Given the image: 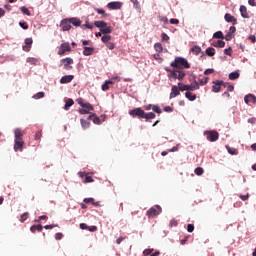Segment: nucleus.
I'll return each instance as SVG.
<instances>
[{
  "mask_svg": "<svg viewBox=\"0 0 256 256\" xmlns=\"http://www.w3.org/2000/svg\"><path fill=\"white\" fill-rule=\"evenodd\" d=\"M60 27H61L62 31H70L71 30V22L69 21V18L61 20Z\"/></svg>",
  "mask_w": 256,
  "mask_h": 256,
  "instance_id": "9",
  "label": "nucleus"
},
{
  "mask_svg": "<svg viewBox=\"0 0 256 256\" xmlns=\"http://www.w3.org/2000/svg\"><path fill=\"white\" fill-rule=\"evenodd\" d=\"M129 115L131 117H138V119H145L149 121L151 119H155L156 115L153 112L146 113L145 110L141 108H135L129 111Z\"/></svg>",
  "mask_w": 256,
  "mask_h": 256,
  "instance_id": "1",
  "label": "nucleus"
},
{
  "mask_svg": "<svg viewBox=\"0 0 256 256\" xmlns=\"http://www.w3.org/2000/svg\"><path fill=\"white\" fill-rule=\"evenodd\" d=\"M25 142L23 140H14V151H23Z\"/></svg>",
  "mask_w": 256,
  "mask_h": 256,
  "instance_id": "13",
  "label": "nucleus"
},
{
  "mask_svg": "<svg viewBox=\"0 0 256 256\" xmlns=\"http://www.w3.org/2000/svg\"><path fill=\"white\" fill-rule=\"evenodd\" d=\"M211 73H215V70L212 68L206 69L204 71V75H211Z\"/></svg>",
  "mask_w": 256,
  "mask_h": 256,
  "instance_id": "56",
  "label": "nucleus"
},
{
  "mask_svg": "<svg viewBox=\"0 0 256 256\" xmlns=\"http://www.w3.org/2000/svg\"><path fill=\"white\" fill-rule=\"evenodd\" d=\"M93 201H95L94 198H85L84 199V203H92L93 204Z\"/></svg>",
  "mask_w": 256,
  "mask_h": 256,
  "instance_id": "64",
  "label": "nucleus"
},
{
  "mask_svg": "<svg viewBox=\"0 0 256 256\" xmlns=\"http://www.w3.org/2000/svg\"><path fill=\"white\" fill-rule=\"evenodd\" d=\"M133 3L135 9H139V1L138 0H130Z\"/></svg>",
  "mask_w": 256,
  "mask_h": 256,
  "instance_id": "59",
  "label": "nucleus"
},
{
  "mask_svg": "<svg viewBox=\"0 0 256 256\" xmlns=\"http://www.w3.org/2000/svg\"><path fill=\"white\" fill-rule=\"evenodd\" d=\"M60 47L67 53L68 51H71V46L69 43L65 42L60 45Z\"/></svg>",
  "mask_w": 256,
  "mask_h": 256,
  "instance_id": "35",
  "label": "nucleus"
},
{
  "mask_svg": "<svg viewBox=\"0 0 256 256\" xmlns=\"http://www.w3.org/2000/svg\"><path fill=\"white\" fill-rule=\"evenodd\" d=\"M178 87L180 91H197L199 90V82L195 80L193 83L190 85H186L183 83H178Z\"/></svg>",
  "mask_w": 256,
  "mask_h": 256,
  "instance_id": "4",
  "label": "nucleus"
},
{
  "mask_svg": "<svg viewBox=\"0 0 256 256\" xmlns=\"http://www.w3.org/2000/svg\"><path fill=\"white\" fill-rule=\"evenodd\" d=\"M185 97L186 99H188L189 101H195V99H197V95L191 93V92H186L185 93Z\"/></svg>",
  "mask_w": 256,
  "mask_h": 256,
  "instance_id": "29",
  "label": "nucleus"
},
{
  "mask_svg": "<svg viewBox=\"0 0 256 256\" xmlns=\"http://www.w3.org/2000/svg\"><path fill=\"white\" fill-rule=\"evenodd\" d=\"M224 19L227 23H232V25H237V18H235L233 15L229 13L225 14Z\"/></svg>",
  "mask_w": 256,
  "mask_h": 256,
  "instance_id": "16",
  "label": "nucleus"
},
{
  "mask_svg": "<svg viewBox=\"0 0 256 256\" xmlns=\"http://www.w3.org/2000/svg\"><path fill=\"white\" fill-rule=\"evenodd\" d=\"M106 47L110 50L115 49V44L113 42H107Z\"/></svg>",
  "mask_w": 256,
  "mask_h": 256,
  "instance_id": "52",
  "label": "nucleus"
},
{
  "mask_svg": "<svg viewBox=\"0 0 256 256\" xmlns=\"http://www.w3.org/2000/svg\"><path fill=\"white\" fill-rule=\"evenodd\" d=\"M151 253H153V249H145L143 251V255H145V256H149V255H151Z\"/></svg>",
  "mask_w": 256,
  "mask_h": 256,
  "instance_id": "55",
  "label": "nucleus"
},
{
  "mask_svg": "<svg viewBox=\"0 0 256 256\" xmlns=\"http://www.w3.org/2000/svg\"><path fill=\"white\" fill-rule=\"evenodd\" d=\"M222 87H225L227 89V91H233V89H235V87L229 83H225L223 82Z\"/></svg>",
  "mask_w": 256,
  "mask_h": 256,
  "instance_id": "41",
  "label": "nucleus"
},
{
  "mask_svg": "<svg viewBox=\"0 0 256 256\" xmlns=\"http://www.w3.org/2000/svg\"><path fill=\"white\" fill-rule=\"evenodd\" d=\"M191 52L193 53V55H199V53H201V47L194 46L191 48Z\"/></svg>",
  "mask_w": 256,
  "mask_h": 256,
  "instance_id": "37",
  "label": "nucleus"
},
{
  "mask_svg": "<svg viewBox=\"0 0 256 256\" xmlns=\"http://www.w3.org/2000/svg\"><path fill=\"white\" fill-rule=\"evenodd\" d=\"M20 11L24 14L27 15L28 17H31V11H29V8L22 6L20 7Z\"/></svg>",
  "mask_w": 256,
  "mask_h": 256,
  "instance_id": "33",
  "label": "nucleus"
},
{
  "mask_svg": "<svg viewBox=\"0 0 256 256\" xmlns=\"http://www.w3.org/2000/svg\"><path fill=\"white\" fill-rule=\"evenodd\" d=\"M45 97V92H38L33 96V99H43Z\"/></svg>",
  "mask_w": 256,
  "mask_h": 256,
  "instance_id": "46",
  "label": "nucleus"
},
{
  "mask_svg": "<svg viewBox=\"0 0 256 256\" xmlns=\"http://www.w3.org/2000/svg\"><path fill=\"white\" fill-rule=\"evenodd\" d=\"M73 79H75L74 75H66L60 79V83H61V85H65L67 83H71V81H73Z\"/></svg>",
  "mask_w": 256,
  "mask_h": 256,
  "instance_id": "17",
  "label": "nucleus"
},
{
  "mask_svg": "<svg viewBox=\"0 0 256 256\" xmlns=\"http://www.w3.org/2000/svg\"><path fill=\"white\" fill-rule=\"evenodd\" d=\"M84 183H93V177L86 175Z\"/></svg>",
  "mask_w": 256,
  "mask_h": 256,
  "instance_id": "54",
  "label": "nucleus"
},
{
  "mask_svg": "<svg viewBox=\"0 0 256 256\" xmlns=\"http://www.w3.org/2000/svg\"><path fill=\"white\" fill-rule=\"evenodd\" d=\"M88 231L94 233V231H97V226H88Z\"/></svg>",
  "mask_w": 256,
  "mask_h": 256,
  "instance_id": "62",
  "label": "nucleus"
},
{
  "mask_svg": "<svg viewBox=\"0 0 256 256\" xmlns=\"http://www.w3.org/2000/svg\"><path fill=\"white\" fill-rule=\"evenodd\" d=\"M152 111H154V113H158V115H161V113H163L161 108H159V106H157V105L152 106Z\"/></svg>",
  "mask_w": 256,
  "mask_h": 256,
  "instance_id": "43",
  "label": "nucleus"
},
{
  "mask_svg": "<svg viewBox=\"0 0 256 256\" xmlns=\"http://www.w3.org/2000/svg\"><path fill=\"white\" fill-rule=\"evenodd\" d=\"M248 123H250L251 125H255V123H256V118H255V117L249 118V119H248Z\"/></svg>",
  "mask_w": 256,
  "mask_h": 256,
  "instance_id": "63",
  "label": "nucleus"
},
{
  "mask_svg": "<svg viewBox=\"0 0 256 256\" xmlns=\"http://www.w3.org/2000/svg\"><path fill=\"white\" fill-rule=\"evenodd\" d=\"M91 111H95V110H89L87 108H80L78 110V113H80V115H89V113H91Z\"/></svg>",
  "mask_w": 256,
  "mask_h": 256,
  "instance_id": "34",
  "label": "nucleus"
},
{
  "mask_svg": "<svg viewBox=\"0 0 256 256\" xmlns=\"http://www.w3.org/2000/svg\"><path fill=\"white\" fill-rule=\"evenodd\" d=\"M170 23L171 25H179V19L171 18Z\"/></svg>",
  "mask_w": 256,
  "mask_h": 256,
  "instance_id": "57",
  "label": "nucleus"
},
{
  "mask_svg": "<svg viewBox=\"0 0 256 256\" xmlns=\"http://www.w3.org/2000/svg\"><path fill=\"white\" fill-rule=\"evenodd\" d=\"M200 85H207V83H209V78L208 77H204L202 79L199 80Z\"/></svg>",
  "mask_w": 256,
  "mask_h": 256,
  "instance_id": "48",
  "label": "nucleus"
},
{
  "mask_svg": "<svg viewBox=\"0 0 256 256\" xmlns=\"http://www.w3.org/2000/svg\"><path fill=\"white\" fill-rule=\"evenodd\" d=\"M70 21V25H74V27H80L81 26V20L79 18H68Z\"/></svg>",
  "mask_w": 256,
  "mask_h": 256,
  "instance_id": "21",
  "label": "nucleus"
},
{
  "mask_svg": "<svg viewBox=\"0 0 256 256\" xmlns=\"http://www.w3.org/2000/svg\"><path fill=\"white\" fill-rule=\"evenodd\" d=\"M161 37L163 41H169V35H167L166 33H162Z\"/></svg>",
  "mask_w": 256,
  "mask_h": 256,
  "instance_id": "61",
  "label": "nucleus"
},
{
  "mask_svg": "<svg viewBox=\"0 0 256 256\" xmlns=\"http://www.w3.org/2000/svg\"><path fill=\"white\" fill-rule=\"evenodd\" d=\"M74 104L75 102L73 101V99H68L64 105L65 111H69V107H73Z\"/></svg>",
  "mask_w": 256,
  "mask_h": 256,
  "instance_id": "26",
  "label": "nucleus"
},
{
  "mask_svg": "<svg viewBox=\"0 0 256 256\" xmlns=\"http://www.w3.org/2000/svg\"><path fill=\"white\" fill-rule=\"evenodd\" d=\"M204 135L206 136V139L208 141H210L211 143H214L215 141H217L219 139V132H217L215 130L205 131Z\"/></svg>",
  "mask_w": 256,
  "mask_h": 256,
  "instance_id": "5",
  "label": "nucleus"
},
{
  "mask_svg": "<svg viewBox=\"0 0 256 256\" xmlns=\"http://www.w3.org/2000/svg\"><path fill=\"white\" fill-rule=\"evenodd\" d=\"M187 231L188 233H193V231H195V226L193 224H188Z\"/></svg>",
  "mask_w": 256,
  "mask_h": 256,
  "instance_id": "49",
  "label": "nucleus"
},
{
  "mask_svg": "<svg viewBox=\"0 0 256 256\" xmlns=\"http://www.w3.org/2000/svg\"><path fill=\"white\" fill-rule=\"evenodd\" d=\"M194 173H195V175L200 176V175H203L204 170H203L202 167H197V168L194 170Z\"/></svg>",
  "mask_w": 256,
  "mask_h": 256,
  "instance_id": "45",
  "label": "nucleus"
},
{
  "mask_svg": "<svg viewBox=\"0 0 256 256\" xmlns=\"http://www.w3.org/2000/svg\"><path fill=\"white\" fill-rule=\"evenodd\" d=\"M244 102L246 103V105H249V103H256V96L253 94H248L244 97Z\"/></svg>",
  "mask_w": 256,
  "mask_h": 256,
  "instance_id": "18",
  "label": "nucleus"
},
{
  "mask_svg": "<svg viewBox=\"0 0 256 256\" xmlns=\"http://www.w3.org/2000/svg\"><path fill=\"white\" fill-rule=\"evenodd\" d=\"M94 26L103 29V27H107V23L105 21H95Z\"/></svg>",
  "mask_w": 256,
  "mask_h": 256,
  "instance_id": "28",
  "label": "nucleus"
},
{
  "mask_svg": "<svg viewBox=\"0 0 256 256\" xmlns=\"http://www.w3.org/2000/svg\"><path fill=\"white\" fill-rule=\"evenodd\" d=\"M181 90L176 85L172 86L171 93H170V99H175L178 95H181Z\"/></svg>",
  "mask_w": 256,
  "mask_h": 256,
  "instance_id": "15",
  "label": "nucleus"
},
{
  "mask_svg": "<svg viewBox=\"0 0 256 256\" xmlns=\"http://www.w3.org/2000/svg\"><path fill=\"white\" fill-rule=\"evenodd\" d=\"M115 82L111 80H106L104 84H102V91H109V85H114Z\"/></svg>",
  "mask_w": 256,
  "mask_h": 256,
  "instance_id": "24",
  "label": "nucleus"
},
{
  "mask_svg": "<svg viewBox=\"0 0 256 256\" xmlns=\"http://www.w3.org/2000/svg\"><path fill=\"white\" fill-rule=\"evenodd\" d=\"M212 45H213V47L223 48V47H225V41H223V40L214 41L212 43Z\"/></svg>",
  "mask_w": 256,
  "mask_h": 256,
  "instance_id": "30",
  "label": "nucleus"
},
{
  "mask_svg": "<svg viewBox=\"0 0 256 256\" xmlns=\"http://www.w3.org/2000/svg\"><path fill=\"white\" fill-rule=\"evenodd\" d=\"M154 49H155V51H157V53H161V52H163V45H161V43H156L154 45Z\"/></svg>",
  "mask_w": 256,
  "mask_h": 256,
  "instance_id": "38",
  "label": "nucleus"
},
{
  "mask_svg": "<svg viewBox=\"0 0 256 256\" xmlns=\"http://www.w3.org/2000/svg\"><path fill=\"white\" fill-rule=\"evenodd\" d=\"M101 33H103V35H108L109 33H113V28L111 26H107L103 27L100 29Z\"/></svg>",
  "mask_w": 256,
  "mask_h": 256,
  "instance_id": "23",
  "label": "nucleus"
},
{
  "mask_svg": "<svg viewBox=\"0 0 256 256\" xmlns=\"http://www.w3.org/2000/svg\"><path fill=\"white\" fill-rule=\"evenodd\" d=\"M226 149L230 155H238L239 151L235 148H231L229 146H226Z\"/></svg>",
  "mask_w": 256,
  "mask_h": 256,
  "instance_id": "32",
  "label": "nucleus"
},
{
  "mask_svg": "<svg viewBox=\"0 0 256 256\" xmlns=\"http://www.w3.org/2000/svg\"><path fill=\"white\" fill-rule=\"evenodd\" d=\"M205 53L208 57H214L216 51H215V48L209 47L206 49Z\"/></svg>",
  "mask_w": 256,
  "mask_h": 256,
  "instance_id": "27",
  "label": "nucleus"
},
{
  "mask_svg": "<svg viewBox=\"0 0 256 256\" xmlns=\"http://www.w3.org/2000/svg\"><path fill=\"white\" fill-rule=\"evenodd\" d=\"M101 41L106 44L109 43V41H111V35L106 34V35L102 36Z\"/></svg>",
  "mask_w": 256,
  "mask_h": 256,
  "instance_id": "39",
  "label": "nucleus"
},
{
  "mask_svg": "<svg viewBox=\"0 0 256 256\" xmlns=\"http://www.w3.org/2000/svg\"><path fill=\"white\" fill-rule=\"evenodd\" d=\"M214 39H225V36H223V32L217 31L213 34Z\"/></svg>",
  "mask_w": 256,
  "mask_h": 256,
  "instance_id": "36",
  "label": "nucleus"
},
{
  "mask_svg": "<svg viewBox=\"0 0 256 256\" xmlns=\"http://www.w3.org/2000/svg\"><path fill=\"white\" fill-rule=\"evenodd\" d=\"M78 105H80V107H82L83 109H89L91 111H95V107H93V105H91V103H85L83 101V98H78L77 100Z\"/></svg>",
  "mask_w": 256,
  "mask_h": 256,
  "instance_id": "8",
  "label": "nucleus"
},
{
  "mask_svg": "<svg viewBox=\"0 0 256 256\" xmlns=\"http://www.w3.org/2000/svg\"><path fill=\"white\" fill-rule=\"evenodd\" d=\"M94 52H95V48L85 46L83 50V55L85 57H89V55H93Z\"/></svg>",
  "mask_w": 256,
  "mask_h": 256,
  "instance_id": "19",
  "label": "nucleus"
},
{
  "mask_svg": "<svg viewBox=\"0 0 256 256\" xmlns=\"http://www.w3.org/2000/svg\"><path fill=\"white\" fill-rule=\"evenodd\" d=\"M240 74L239 72H232L229 74L230 81H235V79H239Z\"/></svg>",
  "mask_w": 256,
  "mask_h": 256,
  "instance_id": "31",
  "label": "nucleus"
},
{
  "mask_svg": "<svg viewBox=\"0 0 256 256\" xmlns=\"http://www.w3.org/2000/svg\"><path fill=\"white\" fill-rule=\"evenodd\" d=\"M19 25L22 29H29V24H27V22H19Z\"/></svg>",
  "mask_w": 256,
  "mask_h": 256,
  "instance_id": "53",
  "label": "nucleus"
},
{
  "mask_svg": "<svg viewBox=\"0 0 256 256\" xmlns=\"http://www.w3.org/2000/svg\"><path fill=\"white\" fill-rule=\"evenodd\" d=\"M160 21H162V23H168L169 19L167 18V16H160Z\"/></svg>",
  "mask_w": 256,
  "mask_h": 256,
  "instance_id": "60",
  "label": "nucleus"
},
{
  "mask_svg": "<svg viewBox=\"0 0 256 256\" xmlns=\"http://www.w3.org/2000/svg\"><path fill=\"white\" fill-rule=\"evenodd\" d=\"M30 231H31V233H36V231L41 233L43 231V226L41 224L33 225V226H31Z\"/></svg>",
  "mask_w": 256,
  "mask_h": 256,
  "instance_id": "22",
  "label": "nucleus"
},
{
  "mask_svg": "<svg viewBox=\"0 0 256 256\" xmlns=\"http://www.w3.org/2000/svg\"><path fill=\"white\" fill-rule=\"evenodd\" d=\"M41 137H43V132L41 130H38L35 134V141H41Z\"/></svg>",
  "mask_w": 256,
  "mask_h": 256,
  "instance_id": "40",
  "label": "nucleus"
},
{
  "mask_svg": "<svg viewBox=\"0 0 256 256\" xmlns=\"http://www.w3.org/2000/svg\"><path fill=\"white\" fill-rule=\"evenodd\" d=\"M55 239H56V241H61V239H63V233H61V232L56 233Z\"/></svg>",
  "mask_w": 256,
  "mask_h": 256,
  "instance_id": "51",
  "label": "nucleus"
},
{
  "mask_svg": "<svg viewBox=\"0 0 256 256\" xmlns=\"http://www.w3.org/2000/svg\"><path fill=\"white\" fill-rule=\"evenodd\" d=\"M108 9L117 10L123 7V2H110L107 4Z\"/></svg>",
  "mask_w": 256,
  "mask_h": 256,
  "instance_id": "14",
  "label": "nucleus"
},
{
  "mask_svg": "<svg viewBox=\"0 0 256 256\" xmlns=\"http://www.w3.org/2000/svg\"><path fill=\"white\" fill-rule=\"evenodd\" d=\"M80 123H81V127L83 129H89V127H91V122H89V121H87L85 119H81Z\"/></svg>",
  "mask_w": 256,
  "mask_h": 256,
  "instance_id": "25",
  "label": "nucleus"
},
{
  "mask_svg": "<svg viewBox=\"0 0 256 256\" xmlns=\"http://www.w3.org/2000/svg\"><path fill=\"white\" fill-rule=\"evenodd\" d=\"M54 227H59V225L57 224L46 225L44 226V229H54Z\"/></svg>",
  "mask_w": 256,
  "mask_h": 256,
  "instance_id": "58",
  "label": "nucleus"
},
{
  "mask_svg": "<svg viewBox=\"0 0 256 256\" xmlns=\"http://www.w3.org/2000/svg\"><path fill=\"white\" fill-rule=\"evenodd\" d=\"M240 13H241V17H243V19H249V13H247V7L245 6H240Z\"/></svg>",
  "mask_w": 256,
  "mask_h": 256,
  "instance_id": "20",
  "label": "nucleus"
},
{
  "mask_svg": "<svg viewBox=\"0 0 256 256\" xmlns=\"http://www.w3.org/2000/svg\"><path fill=\"white\" fill-rule=\"evenodd\" d=\"M213 83L214 85L212 86V91L214 93H219L221 91V87H223V81L216 80Z\"/></svg>",
  "mask_w": 256,
  "mask_h": 256,
  "instance_id": "12",
  "label": "nucleus"
},
{
  "mask_svg": "<svg viewBox=\"0 0 256 256\" xmlns=\"http://www.w3.org/2000/svg\"><path fill=\"white\" fill-rule=\"evenodd\" d=\"M93 123L95 125H101V118L97 116V114H95L94 118L92 119Z\"/></svg>",
  "mask_w": 256,
  "mask_h": 256,
  "instance_id": "44",
  "label": "nucleus"
},
{
  "mask_svg": "<svg viewBox=\"0 0 256 256\" xmlns=\"http://www.w3.org/2000/svg\"><path fill=\"white\" fill-rule=\"evenodd\" d=\"M166 71L169 73V79H178V81H183V79H185V75H187L185 70L179 68H173V70L167 69Z\"/></svg>",
  "mask_w": 256,
  "mask_h": 256,
  "instance_id": "3",
  "label": "nucleus"
},
{
  "mask_svg": "<svg viewBox=\"0 0 256 256\" xmlns=\"http://www.w3.org/2000/svg\"><path fill=\"white\" fill-rule=\"evenodd\" d=\"M158 209V211H157ZM162 209L161 206L156 205V209L154 207L150 208L147 212L146 215L147 217H149V219L153 218V217H157V215H159L161 213Z\"/></svg>",
  "mask_w": 256,
  "mask_h": 256,
  "instance_id": "6",
  "label": "nucleus"
},
{
  "mask_svg": "<svg viewBox=\"0 0 256 256\" xmlns=\"http://www.w3.org/2000/svg\"><path fill=\"white\" fill-rule=\"evenodd\" d=\"M224 53H225L226 55H228L229 57H231V55H232V53H233V49H231V47L226 48V49L224 50Z\"/></svg>",
  "mask_w": 256,
  "mask_h": 256,
  "instance_id": "50",
  "label": "nucleus"
},
{
  "mask_svg": "<svg viewBox=\"0 0 256 256\" xmlns=\"http://www.w3.org/2000/svg\"><path fill=\"white\" fill-rule=\"evenodd\" d=\"M95 11L96 13H98V15H103V17H107V13H105V10L96 8Z\"/></svg>",
  "mask_w": 256,
  "mask_h": 256,
  "instance_id": "47",
  "label": "nucleus"
},
{
  "mask_svg": "<svg viewBox=\"0 0 256 256\" xmlns=\"http://www.w3.org/2000/svg\"><path fill=\"white\" fill-rule=\"evenodd\" d=\"M60 61H61V63H63L64 69L66 71H71L73 69V63H74L73 58H69V57L63 58Z\"/></svg>",
  "mask_w": 256,
  "mask_h": 256,
  "instance_id": "7",
  "label": "nucleus"
},
{
  "mask_svg": "<svg viewBox=\"0 0 256 256\" xmlns=\"http://www.w3.org/2000/svg\"><path fill=\"white\" fill-rule=\"evenodd\" d=\"M23 135H25V132L20 128L14 130L15 141H23Z\"/></svg>",
  "mask_w": 256,
  "mask_h": 256,
  "instance_id": "11",
  "label": "nucleus"
},
{
  "mask_svg": "<svg viewBox=\"0 0 256 256\" xmlns=\"http://www.w3.org/2000/svg\"><path fill=\"white\" fill-rule=\"evenodd\" d=\"M171 67L173 69H189L191 67V64L187 61V59L183 57H176L173 62H171Z\"/></svg>",
  "mask_w": 256,
  "mask_h": 256,
  "instance_id": "2",
  "label": "nucleus"
},
{
  "mask_svg": "<svg viewBox=\"0 0 256 256\" xmlns=\"http://www.w3.org/2000/svg\"><path fill=\"white\" fill-rule=\"evenodd\" d=\"M28 217H29V212L23 213V214L21 215V217H20L21 223H25V221H27Z\"/></svg>",
  "mask_w": 256,
  "mask_h": 256,
  "instance_id": "42",
  "label": "nucleus"
},
{
  "mask_svg": "<svg viewBox=\"0 0 256 256\" xmlns=\"http://www.w3.org/2000/svg\"><path fill=\"white\" fill-rule=\"evenodd\" d=\"M33 45V38H26L25 45L22 47L23 51L29 53L31 51V47Z\"/></svg>",
  "mask_w": 256,
  "mask_h": 256,
  "instance_id": "10",
  "label": "nucleus"
}]
</instances>
